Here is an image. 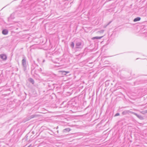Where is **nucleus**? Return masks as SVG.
<instances>
[{
	"instance_id": "1",
	"label": "nucleus",
	"mask_w": 147,
	"mask_h": 147,
	"mask_svg": "<svg viewBox=\"0 0 147 147\" xmlns=\"http://www.w3.org/2000/svg\"><path fill=\"white\" fill-rule=\"evenodd\" d=\"M83 45L80 41H76L75 49L76 51L81 50L83 47Z\"/></svg>"
},
{
	"instance_id": "2",
	"label": "nucleus",
	"mask_w": 147,
	"mask_h": 147,
	"mask_svg": "<svg viewBox=\"0 0 147 147\" xmlns=\"http://www.w3.org/2000/svg\"><path fill=\"white\" fill-rule=\"evenodd\" d=\"M22 58V64L23 66V70L24 71H25L27 67L26 64V58L25 57H23Z\"/></svg>"
},
{
	"instance_id": "3",
	"label": "nucleus",
	"mask_w": 147,
	"mask_h": 147,
	"mask_svg": "<svg viewBox=\"0 0 147 147\" xmlns=\"http://www.w3.org/2000/svg\"><path fill=\"white\" fill-rule=\"evenodd\" d=\"M132 112L130 111L129 110H125L122 112V114L123 115H126L127 114H129V113H132Z\"/></svg>"
},
{
	"instance_id": "4",
	"label": "nucleus",
	"mask_w": 147,
	"mask_h": 147,
	"mask_svg": "<svg viewBox=\"0 0 147 147\" xmlns=\"http://www.w3.org/2000/svg\"><path fill=\"white\" fill-rule=\"evenodd\" d=\"M0 57L3 60H5L7 59L6 56L4 54H1L0 55Z\"/></svg>"
},
{
	"instance_id": "5",
	"label": "nucleus",
	"mask_w": 147,
	"mask_h": 147,
	"mask_svg": "<svg viewBox=\"0 0 147 147\" xmlns=\"http://www.w3.org/2000/svg\"><path fill=\"white\" fill-rule=\"evenodd\" d=\"M71 129L69 128H65L63 130V132L65 133L66 132H69L71 130Z\"/></svg>"
},
{
	"instance_id": "6",
	"label": "nucleus",
	"mask_w": 147,
	"mask_h": 147,
	"mask_svg": "<svg viewBox=\"0 0 147 147\" xmlns=\"http://www.w3.org/2000/svg\"><path fill=\"white\" fill-rule=\"evenodd\" d=\"M2 33L4 35H6L8 33V31L7 29H4L2 30Z\"/></svg>"
},
{
	"instance_id": "7",
	"label": "nucleus",
	"mask_w": 147,
	"mask_h": 147,
	"mask_svg": "<svg viewBox=\"0 0 147 147\" xmlns=\"http://www.w3.org/2000/svg\"><path fill=\"white\" fill-rule=\"evenodd\" d=\"M132 114L135 115L137 117H138L139 118H141L142 117L141 116V115H138L137 113H135L134 112H132Z\"/></svg>"
},
{
	"instance_id": "8",
	"label": "nucleus",
	"mask_w": 147,
	"mask_h": 147,
	"mask_svg": "<svg viewBox=\"0 0 147 147\" xmlns=\"http://www.w3.org/2000/svg\"><path fill=\"white\" fill-rule=\"evenodd\" d=\"M103 37V36H96L92 38V40H94V39H101Z\"/></svg>"
},
{
	"instance_id": "9",
	"label": "nucleus",
	"mask_w": 147,
	"mask_h": 147,
	"mask_svg": "<svg viewBox=\"0 0 147 147\" xmlns=\"http://www.w3.org/2000/svg\"><path fill=\"white\" fill-rule=\"evenodd\" d=\"M28 81L32 84H33L34 83V81L32 78H30L28 79Z\"/></svg>"
},
{
	"instance_id": "10",
	"label": "nucleus",
	"mask_w": 147,
	"mask_h": 147,
	"mask_svg": "<svg viewBox=\"0 0 147 147\" xmlns=\"http://www.w3.org/2000/svg\"><path fill=\"white\" fill-rule=\"evenodd\" d=\"M140 18L138 17L135 18L134 20V22H136L138 21H139L140 20Z\"/></svg>"
},
{
	"instance_id": "11",
	"label": "nucleus",
	"mask_w": 147,
	"mask_h": 147,
	"mask_svg": "<svg viewBox=\"0 0 147 147\" xmlns=\"http://www.w3.org/2000/svg\"><path fill=\"white\" fill-rule=\"evenodd\" d=\"M15 14V12L12 13L10 16V18L11 19H13L15 18L14 16Z\"/></svg>"
},
{
	"instance_id": "12",
	"label": "nucleus",
	"mask_w": 147,
	"mask_h": 147,
	"mask_svg": "<svg viewBox=\"0 0 147 147\" xmlns=\"http://www.w3.org/2000/svg\"><path fill=\"white\" fill-rule=\"evenodd\" d=\"M70 47L74 49V43L72 42L71 43L70 45Z\"/></svg>"
},
{
	"instance_id": "13",
	"label": "nucleus",
	"mask_w": 147,
	"mask_h": 147,
	"mask_svg": "<svg viewBox=\"0 0 147 147\" xmlns=\"http://www.w3.org/2000/svg\"><path fill=\"white\" fill-rule=\"evenodd\" d=\"M38 116V115H33L30 116V119L33 118L35 117H36Z\"/></svg>"
},
{
	"instance_id": "14",
	"label": "nucleus",
	"mask_w": 147,
	"mask_h": 147,
	"mask_svg": "<svg viewBox=\"0 0 147 147\" xmlns=\"http://www.w3.org/2000/svg\"><path fill=\"white\" fill-rule=\"evenodd\" d=\"M61 71L62 72V75L64 76H65L66 75V73H65V71Z\"/></svg>"
},
{
	"instance_id": "15",
	"label": "nucleus",
	"mask_w": 147,
	"mask_h": 147,
	"mask_svg": "<svg viewBox=\"0 0 147 147\" xmlns=\"http://www.w3.org/2000/svg\"><path fill=\"white\" fill-rule=\"evenodd\" d=\"M120 114H119V113H116L114 116L115 117H116V116H119V115Z\"/></svg>"
},
{
	"instance_id": "16",
	"label": "nucleus",
	"mask_w": 147,
	"mask_h": 147,
	"mask_svg": "<svg viewBox=\"0 0 147 147\" xmlns=\"http://www.w3.org/2000/svg\"><path fill=\"white\" fill-rule=\"evenodd\" d=\"M65 72L66 73V74L69 73V71H65Z\"/></svg>"
},
{
	"instance_id": "17",
	"label": "nucleus",
	"mask_w": 147,
	"mask_h": 147,
	"mask_svg": "<svg viewBox=\"0 0 147 147\" xmlns=\"http://www.w3.org/2000/svg\"><path fill=\"white\" fill-rule=\"evenodd\" d=\"M32 147V145L31 144H30L27 147Z\"/></svg>"
},
{
	"instance_id": "18",
	"label": "nucleus",
	"mask_w": 147,
	"mask_h": 147,
	"mask_svg": "<svg viewBox=\"0 0 147 147\" xmlns=\"http://www.w3.org/2000/svg\"><path fill=\"white\" fill-rule=\"evenodd\" d=\"M45 61V60H43V63Z\"/></svg>"
},
{
	"instance_id": "19",
	"label": "nucleus",
	"mask_w": 147,
	"mask_h": 147,
	"mask_svg": "<svg viewBox=\"0 0 147 147\" xmlns=\"http://www.w3.org/2000/svg\"><path fill=\"white\" fill-rule=\"evenodd\" d=\"M111 22H109V23L108 24V25Z\"/></svg>"
},
{
	"instance_id": "20",
	"label": "nucleus",
	"mask_w": 147,
	"mask_h": 147,
	"mask_svg": "<svg viewBox=\"0 0 147 147\" xmlns=\"http://www.w3.org/2000/svg\"><path fill=\"white\" fill-rule=\"evenodd\" d=\"M57 133H59V131H58H58H57Z\"/></svg>"
},
{
	"instance_id": "21",
	"label": "nucleus",
	"mask_w": 147,
	"mask_h": 147,
	"mask_svg": "<svg viewBox=\"0 0 147 147\" xmlns=\"http://www.w3.org/2000/svg\"><path fill=\"white\" fill-rule=\"evenodd\" d=\"M101 32H103V31H101Z\"/></svg>"
}]
</instances>
